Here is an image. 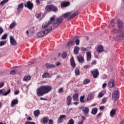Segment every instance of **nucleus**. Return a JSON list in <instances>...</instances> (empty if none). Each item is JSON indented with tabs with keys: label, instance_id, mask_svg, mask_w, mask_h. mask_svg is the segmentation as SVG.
I'll list each match as a JSON object with an SVG mask.
<instances>
[{
	"label": "nucleus",
	"instance_id": "f257e3e1",
	"mask_svg": "<svg viewBox=\"0 0 124 124\" xmlns=\"http://www.w3.org/2000/svg\"><path fill=\"white\" fill-rule=\"evenodd\" d=\"M52 91V86L50 85H41L36 90V94L37 96H43L44 94L48 93Z\"/></svg>",
	"mask_w": 124,
	"mask_h": 124
},
{
	"label": "nucleus",
	"instance_id": "f03ea898",
	"mask_svg": "<svg viewBox=\"0 0 124 124\" xmlns=\"http://www.w3.org/2000/svg\"><path fill=\"white\" fill-rule=\"evenodd\" d=\"M79 13H80V12H79L78 11H77L71 15V13L67 12L62 15V16H61L62 17H62H64V19H66V18H68L67 21H70V20L73 19V18H74L75 16H77V15H78Z\"/></svg>",
	"mask_w": 124,
	"mask_h": 124
},
{
	"label": "nucleus",
	"instance_id": "7ed1b4c3",
	"mask_svg": "<svg viewBox=\"0 0 124 124\" xmlns=\"http://www.w3.org/2000/svg\"><path fill=\"white\" fill-rule=\"evenodd\" d=\"M42 28L43 30V31H40L37 33V35L39 37H43L44 36L45 34H48V32H50L51 31H52V28L51 27H49V28H48V27H45L43 26V24L42 25Z\"/></svg>",
	"mask_w": 124,
	"mask_h": 124
},
{
	"label": "nucleus",
	"instance_id": "20e7f679",
	"mask_svg": "<svg viewBox=\"0 0 124 124\" xmlns=\"http://www.w3.org/2000/svg\"><path fill=\"white\" fill-rule=\"evenodd\" d=\"M45 9L47 12H50V11L57 12L59 10V9H58V7L54 5H47L46 6Z\"/></svg>",
	"mask_w": 124,
	"mask_h": 124
},
{
	"label": "nucleus",
	"instance_id": "39448f33",
	"mask_svg": "<svg viewBox=\"0 0 124 124\" xmlns=\"http://www.w3.org/2000/svg\"><path fill=\"white\" fill-rule=\"evenodd\" d=\"M63 22V18L62 16H61L60 17L56 18L53 22V27L57 28L60 26V24H62Z\"/></svg>",
	"mask_w": 124,
	"mask_h": 124
},
{
	"label": "nucleus",
	"instance_id": "423d86ee",
	"mask_svg": "<svg viewBox=\"0 0 124 124\" xmlns=\"http://www.w3.org/2000/svg\"><path fill=\"white\" fill-rule=\"evenodd\" d=\"M53 21H55V17H51L49 21L46 22L45 23L43 24V27H47L48 29H49V28H51L52 31V30H53V28L52 27V26H51V25L53 24Z\"/></svg>",
	"mask_w": 124,
	"mask_h": 124
},
{
	"label": "nucleus",
	"instance_id": "0eeeda50",
	"mask_svg": "<svg viewBox=\"0 0 124 124\" xmlns=\"http://www.w3.org/2000/svg\"><path fill=\"white\" fill-rule=\"evenodd\" d=\"M119 98H120V91L115 90L112 93V99L115 102Z\"/></svg>",
	"mask_w": 124,
	"mask_h": 124
},
{
	"label": "nucleus",
	"instance_id": "6e6552de",
	"mask_svg": "<svg viewBox=\"0 0 124 124\" xmlns=\"http://www.w3.org/2000/svg\"><path fill=\"white\" fill-rule=\"evenodd\" d=\"M79 109L82 110L85 117H89V113H90V108L89 107H81Z\"/></svg>",
	"mask_w": 124,
	"mask_h": 124
},
{
	"label": "nucleus",
	"instance_id": "1a4fd4ad",
	"mask_svg": "<svg viewBox=\"0 0 124 124\" xmlns=\"http://www.w3.org/2000/svg\"><path fill=\"white\" fill-rule=\"evenodd\" d=\"M91 73L95 79H96V78H98V76H99V72L97 69H94L91 71Z\"/></svg>",
	"mask_w": 124,
	"mask_h": 124
},
{
	"label": "nucleus",
	"instance_id": "9d476101",
	"mask_svg": "<svg viewBox=\"0 0 124 124\" xmlns=\"http://www.w3.org/2000/svg\"><path fill=\"white\" fill-rule=\"evenodd\" d=\"M25 7H27L30 10H31L33 8V3H31V1H27L26 3L24 4Z\"/></svg>",
	"mask_w": 124,
	"mask_h": 124
},
{
	"label": "nucleus",
	"instance_id": "9b49d317",
	"mask_svg": "<svg viewBox=\"0 0 124 124\" xmlns=\"http://www.w3.org/2000/svg\"><path fill=\"white\" fill-rule=\"evenodd\" d=\"M64 119H66V115H60L57 121L58 124H62V120H64Z\"/></svg>",
	"mask_w": 124,
	"mask_h": 124
},
{
	"label": "nucleus",
	"instance_id": "f8f14e48",
	"mask_svg": "<svg viewBox=\"0 0 124 124\" xmlns=\"http://www.w3.org/2000/svg\"><path fill=\"white\" fill-rule=\"evenodd\" d=\"M70 64H71L72 67H73V68H75V67L76 66V63H75V61H74V57H72L71 58V59L70 60Z\"/></svg>",
	"mask_w": 124,
	"mask_h": 124
},
{
	"label": "nucleus",
	"instance_id": "ddd939ff",
	"mask_svg": "<svg viewBox=\"0 0 124 124\" xmlns=\"http://www.w3.org/2000/svg\"><path fill=\"white\" fill-rule=\"evenodd\" d=\"M95 94V93L94 92L90 93L87 98V101L89 100H92V99H93V98H94Z\"/></svg>",
	"mask_w": 124,
	"mask_h": 124
},
{
	"label": "nucleus",
	"instance_id": "4468645a",
	"mask_svg": "<svg viewBox=\"0 0 124 124\" xmlns=\"http://www.w3.org/2000/svg\"><path fill=\"white\" fill-rule=\"evenodd\" d=\"M70 5V2L69 1H63L61 3V8H63V7H67Z\"/></svg>",
	"mask_w": 124,
	"mask_h": 124
},
{
	"label": "nucleus",
	"instance_id": "2eb2a0df",
	"mask_svg": "<svg viewBox=\"0 0 124 124\" xmlns=\"http://www.w3.org/2000/svg\"><path fill=\"white\" fill-rule=\"evenodd\" d=\"M10 41L11 45H13V46H16V45H17V42H16L13 37L11 36L10 37Z\"/></svg>",
	"mask_w": 124,
	"mask_h": 124
},
{
	"label": "nucleus",
	"instance_id": "dca6fc26",
	"mask_svg": "<svg viewBox=\"0 0 124 124\" xmlns=\"http://www.w3.org/2000/svg\"><path fill=\"white\" fill-rule=\"evenodd\" d=\"M96 51L99 54H100V53H102V52H103L104 51L103 46L101 45L98 46L97 47Z\"/></svg>",
	"mask_w": 124,
	"mask_h": 124
},
{
	"label": "nucleus",
	"instance_id": "f3484780",
	"mask_svg": "<svg viewBox=\"0 0 124 124\" xmlns=\"http://www.w3.org/2000/svg\"><path fill=\"white\" fill-rule=\"evenodd\" d=\"M18 103H19V101H18V99H15L13 100L11 102V107H14V106L16 105V104H18Z\"/></svg>",
	"mask_w": 124,
	"mask_h": 124
},
{
	"label": "nucleus",
	"instance_id": "a211bd4d",
	"mask_svg": "<svg viewBox=\"0 0 124 124\" xmlns=\"http://www.w3.org/2000/svg\"><path fill=\"white\" fill-rule=\"evenodd\" d=\"M109 88H113L115 86V81L113 79H110L108 83Z\"/></svg>",
	"mask_w": 124,
	"mask_h": 124
},
{
	"label": "nucleus",
	"instance_id": "6ab92c4d",
	"mask_svg": "<svg viewBox=\"0 0 124 124\" xmlns=\"http://www.w3.org/2000/svg\"><path fill=\"white\" fill-rule=\"evenodd\" d=\"M24 8V3H21L20 4H19L17 8V11L18 13H20L21 11H22V9Z\"/></svg>",
	"mask_w": 124,
	"mask_h": 124
},
{
	"label": "nucleus",
	"instance_id": "aec40b11",
	"mask_svg": "<svg viewBox=\"0 0 124 124\" xmlns=\"http://www.w3.org/2000/svg\"><path fill=\"white\" fill-rule=\"evenodd\" d=\"M124 39V33L117 36L115 38V40H123Z\"/></svg>",
	"mask_w": 124,
	"mask_h": 124
},
{
	"label": "nucleus",
	"instance_id": "412c9836",
	"mask_svg": "<svg viewBox=\"0 0 124 124\" xmlns=\"http://www.w3.org/2000/svg\"><path fill=\"white\" fill-rule=\"evenodd\" d=\"M86 56H87V61L89 62V61H91V59H92V54L90 51L86 52Z\"/></svg>",
	"mask_w": 124,
	"mask_h": 124
},
{
	"label": "nucleus",
	"instance_id": "4be33fe9",
	"mask_svg": "<svg viewBox=\"0 0 124 124\" xmlns=\"http://www.w3.org/2000/svg\"><path fill=\"white\" fill-rule=\"evenodd\" d=\"M77 59L78 62H79L80 63H83V62H84V58H83L82 56H77Z\"/></svg>",
	"mask_w": 124,
	"mask_h": 124
},
{
	"label": "nucleus",
	"instance_id": "5701e85b",
	"mask_svg": "<svg viewBox=\"0 0 124 124\" xmlns=\"http://www.w3.org/2000/svg\"><path fill=\"white\" fill-rule=\"evenodd\" d=\"M66 103L67 105H70L71 104V101L72 100V98H71V96H68L66 98Z\"/></svg>",
	"mask_w": 124,
	"mask_h": 124
},
{
	"label": "nucleus",
	"instance_id": "b1692460",
	"mask_svg": "<svg viewBox=\"0 0 124 124\" xmlns=\"http://www.w3.org/2000/svg\"><path fill=\"white\" fill-rule=\"evenodd\" d=\"M46 66L47 69L55 68V67H56V65L52 64L50 63H46Z\"/></svg>",
	"mask_w": 124,
	"mask_h": 124
},
{
	"label": "nucleus",
	"instance_id": "393cba45",
	"mask_svg": "<svg viewBox=\"0 0 124 124\" xmlns=\"http://www.w3.org/2000/svg\"><path fill=\"white\" fill-rule=\"evenodd\" d=\"M42 78H51V75L49 73H44L42 75Z\"/></svg>",
	"mask_w": 124,
	"mask_h": 124
},
{
	"label": "nucleus",
	"instance_id": "a878e982",
	"mask_svg": "<svg viewBox=\"0 0 124 124\" xmlns=\"http://www.w3.org/2000/svg\"><path fill=\"white\" fill-rule=\"evenodd\" d=\"M79 47L75 46L74 48V53L75 55H78L79 54Z\"/></svg>",
	"mask_w": 124,
	"mask_h": 124
},
{
	"label": "nucleus",
	"instance_id": "bb28decb",
	"mask_svg": "<svg viewBox=\"0 0 124 124\" xmlns=\"http://www.w3.org/2000/svg\"><path fill=\"white\" fill-rule=\"evenodd\" d=\"M116 109H112L110 112V117H111L112 118H114V117H115V115H116Z\"/></svg>",
	"mask_w": 124,
	"mask_h": 124
},
{
	"label": "nucleus",
	"instance_id": "cd10ccee",
	"mask_svg": "<svg viewBox=\"0 0 124 124\" xmlns=\"http://www.w3.org/2000/svg\"><path fill=\"white\" fill-rule=\"evenodd\" d=\"M79 94L78 93H75L73 95V99L74 101H78V96Z\"/></svg>",
	"mask_w": 124,
	"mask_h": 124
},
{
	"label": "nucleus",
	"instance_id": "c85d7f7f",
	"mask_svg": "<svg viewBox=\"0 0 124 124\" xmlns=\"http://www.w3.org/2000/svg\"><path fill=\"white\" fill-rule=\"evenodd\" d=\"M16 26H17V23H16V22L14 21L12 23H11L10 25V26L9 27V29H12L14 28H15V27H16Z\"/></svg>",
	"mask_w": 124,
	"mask_h": 124
},
{
	"label": "nucleus",
	"instance_id": "c756f323",
	"mask_svg": "<svg viewBox=\"0 0 124 124\" xmlns=\"http://www.w3.org/2000/svg\"><path fill=\"white\" fill-rule=\"evenodd\" d=\"M117 26L120 29H121L123 26V22H122V21H121L120 19L117 20Z\"/></svg>",
	"mask_w": 124,
	"mask_h": 124
},
{
	"label": "nucleus",
	"instance_id": "7c9ffc66",
	"mask_svg": "<svg viewBox=\"0 0 124 124\" xmlns=\"http://www.w3.org/2000/svg\"><path fill=\"white\" fill-rule=\"evenodd\" d=\"M91 113L93 115H96V113H97V108H93Z\"/></svg>",
	"mask_w": 124,
	"mask_h": 124
},
{
	"label": "nucleus",
	"instance_id": "2f4dec72",
	"mask_svg": "<svg viewBox=\"0 0 124 124\" xmlns=\"http://www.w3.org/2000/svg\"><path fill=\"white\" fill-rule=\"evenodd\" d=\"M30 80H31V76H25L23 78V81H25L26 82H28Z\"/></svg>",
	"mask_w": 124,
	"mask_h": 124
},
{
	"label": "nucleus",
	"instance_id": "473e14b6",
	"mask_svg": "<svg viewBox=\"0 0 124 124\" xmlns=\"http://www.w3.org/2000/svg\"><path fill=\"white\" fill-rule=\"evenodd\" d=\"M75 73L76 76H78V75H80V71L79 70V68H76L75 70Z\"/></svg>",
	"mask_w": 124,
	"mask_h": 124
},
{
	"label": "nucleus",
	"instance_id": "72a5a7b5",
	"mask_svg": "<svg viewBox=\"0 0 124 124\" xmlns=\"http://www.w3.org/2000/svg\"><path fill=\"white\" fill-rule=\"evenodd\" d=\"M8 0H3L2 1L0 2V6H3L4 4H5L6 3L8 2Z\"/></svg>",
	"mask_w": 124,
	"mask_h": 124
},
{
	"label": "nucleus",
	"instance_id": "f704fd0d",
	"mask_svg": "<svg viewBox=\"0 0 124 124\" xmlns=\"http://www.w3.org/2000/svg\"><path fill=\"white\" fill-rule=\"evenodd\" d=\"M74 44H75V43H74V42L70 41L67 43V46H68V47H70L71 46H73Z\"/></svg>",
	"mask_w": 124,
	"mask_h": 124
},
{
	"label": "nucleus",
	"instance_id": "c9c22d12",
	"mask_svg": "<svg viewBox=\"0 0 124 124\" xmlns=\"http://www.w3.org/2000/svg\"><path fill=\"white\" fill-rule=\"evenodd\" d=\"M39 114H40V111L38 109L34 111V115L35 117H38V115H39Z\"/></svg>",
	"mask_w": 124,
	"mask_h": 124
},
{
	"label": "nucleus",
	"instance_id": "e433bc0d",
	"mask_svg": "<svg viewBox=\"0 0 124 124\" xmlns=\"http://www.w3.org/2000/svg\"><path fill=\"white\" fill-rule=\"evenodd\" d=\"M84 99H85V95H83V96H81L80 97V102H81V103H84L85 102V100H84Z\"/></svg>",
	"mask_w": 124,
	"mask_h": 124
},
{
	"label": "nucleus",
	"instance_id": "4c0bfd02",
	"mask_svg": "<svg viewBox=\"0 0 124 124\" xmlns=\"http://www.w3.org/2000/svg\"><path fill=\"white\" fill-rule=\"evenodd\" d=\"M11 93V90L9 89L7 92L2 93V95H4L5 96H6L8 94H9Z\"/></svg>",
	"mask_w": 124,
	"mask_h": 124
},
{
	"label": "nucleus",
	"instance_id": "58836bf2",
	"mask_svg": "<svg viewBox=\"0 0 124 124\" xmlns=\"http://www.w3.org/2000/svg\"><path fill=\"white\" fill-rule=\"evenodd\" d=\"M90 82L91 80L89 79H85L83 81V83L84 84V85H87V84H89V83H90Z\"/></svg>",
	"mask_w": 124,
	"mask_h": 124
},
{
	"label": "nucleus",
	"instance_id": "ea45409f",
	"mask_svg": "<svg viewBox=\"0 0 124 124\" xmlns=\"http://www.w3.org/2000/svg\"><path fill=\"white\" fill-rule=\"evenodd\" d=\"M43 122L44 123L43 124H47V123H48V119L46 117H44L43 118Z\"/></svg>",
	"mask_w": 124,
	"mask_h": 124
},
{
	"label": "nucleus",
	"instance_id": "a19ab883",
	"mask_svg": "<svg viewBox=\"0 0 124 124\" xmlns=\"http://www.w3.org/2000/svg\"><path fill=\"white\" fill-rule=\"evenodd\" d=\"M62 58L63 59H66V57L67 56V54H66V52H63L62 53Z\"/></svg>",
	"mask_w": 124,
	"mask_h": 124
},
{
	"label": "nucleus",
	"instance_id": "79ce46f5",
	"mask_svg": "<svg viewBox=\"0 0 124 124\" xmlns=\"http://www.w3.org/2000/svg\"><path fill=\"white\" fill-rule=\"evenodd\" d=\"M103 95H104V94H103V93L100 92L99 93V94L98 95V98H101V97H102V96H103Z\"/></svg>",
	"mask_w": 124,
	"mask_h": 124
},
{
	"label": "nucleus",
	"instance_id": "37998d69",
	"mask_svg": "<svg viewBox=\"0 0 124 124\" xmlns=\"http://www.w3.org/2000/svg\"><path fill=\"white\" fill-rule=\"evenodd\" d=\"M67 124H74V120H73L72 119H70L69 123H68Z\"/></svg>",
	"mask_w": 124,
	"mask_h": 124
},
{
	"label": "nucleus",
	"instance_id": "c03bdc74",
	"mask_svg": "<svg viewBox=\"0 0 124 124\" xmlns=\"http://www.w3.org/2000/svg\"><path fill=\"white\" fill-rule=\"evenodd\" d=\"M7 38V34H4L1 37V39L4 40L6 39Z\"/></svg>",
	"mask_w": 124,
	"mask_h": 124
},
{
	"label": "nucleus",
	"instance_id": "a18cd8bd",
	"mask_svg": "<svg viewBox=\"0 0 124 124\" xmlns=\"http://www.w3.org/2000/svg\"><path fill=\"white\" fill-rule=\"evenodd\" d=\"M107 101V99H106V98L105 97L103 98L102 100V103H103V104L106 103Z\"/></svg>",
	"mask_w": 124,
	"mask_h": 124
},
{
	"label": "nucleus",
	"instance_id": "49530a36",
	"mask_svg": "<svg viewBox=\"0 0 124 124\" xmlns=\"http://www.w3.org/2000/svg\"><path fill=\"white\" fill-rule=\"evenodd\" d=\"M75 43L76 45L77 46L79 45V44H80V40L79 39L76 40Z\"/></svg>",
	"mask_w": 124,
	"mask_h": 124
},
{
	"label": "nucleus",
	"instance_id": "de8ad7c7",
	"mask_svg": "<svg viewBox=\"0 0 124 124\" xmlns=\"http://www.w3.org/2000/svg\"><path fill=\"white\" fill-rule=\"evenodd\" d=\"M5 43H6V42L1 41L0 42V46H3V45H4L5 44Z\"/></svg>",
	"mask_w": 124,
	"mask_h": 124
},
{
	"label": "nucleus",
	"instance_id": "09e8293b",
	"mask_svg": "<svg viewBox=\"0 0 124 124\" xmlns=\"http://www.w3.org/2000/svg\"><path fill=\"white\" fill-rule=\"evenodd\" d=\"M62 91H63V88L61 87L58 90L59 93H62Z\"/></svg>",
	"mask_w": 124,
	"mask_h": 124
},
{
	"label": "nucleus",
	"instance_id": "8fccbe9b",
	"mask_svg": "<svg viewBox=\"0 0 124 124\" xmlns=\"http://www.w3.org/2000/svg\"><path fill=\"white\" fill-rule=\"evenodd\" d=\"M15 73H16V72L15 71V70H12L10 72V74L11 75H14Z\"/></svg>",
	"mask_w": 124,
	"mask_h": 124
},
{
	"label": "nucleus",
	"instance_id": "3c124183",
	"mask_svg": "<svg viewBox=\"0 0 124 124\" xmlns=\"http://www.w3.org/2000/svg\"><path fill=\"white\" fill-rule=\"evenodd\" d=\"M41 13L40 14H36L35 15V16L36 18H40V17H41Z\"/></svg>",
	"mask_w": 124,
	"mask_h": 124
},
{
	"label": "nucleus",
	"instance_id": "603ef678",
	"mask_svg": "<svg viewBox=\"0 0 124 124\" xmlns=\"http://www.w3.org/2000/svg\"><path fill=\"white\" fill-rule=\"evenodd\" d=\"M81 122H83L84 123V121H86L87 119L86 118V117L84 116H81Z\"/></svg>",
	"mask_w": 124,
	"mask_h": 124
},
{
	"label": "nucleus",
	"instance_id": "864d4df0",
	"mask_svg": "<svg viewBox=\"0 0 124 124\" xmlns=\"http://www.w3.org/2000/svg\"><path fill=\"white\" fill-rule=\"evenodd\" d=\"M25 124H36L34 122L27 121L25 122Z\"/></svg>",
	"mask_w": 124,
	"mask_h": 124
},
{
	"label": "nucleus",
	"instance_id": "5fc2aeb1",
	"mask_svg": "<svg viewBox=\"0 0 124 124\" xmlns=\"http://www.w3.org/2000/svg\"><path fill=\"white\" fill-rule=\"evenodd\" d=\"M113 32H114V33H118L119 32V31L118 30H117L116 29H114L112 30Z\"/></svg>",
	"mask_w": 124,
	"mask_h": 124
},
{
	"label": "nucleus",
	"instance_id": "6e6d98bb",
	"mask_svg": "<svg viewBox=\"0 0 124 124\" xmlns=\"http://www.w3.org/2000/svg\"><path fill=\"white\" fill-rule=\"evenodd\" d=\"M48 124H54V121L52 119H50L48 121Z\"/></svg>",
	"mask_w": 124,
	"mask_h": 124
},
{
	"label": "nucleus",
	"instance_id": "4d7b16f0",
	"mask_svg": "<svg viewBox=\"0 0 124 124\" xmlns=\"http://www.w3.org/2000/svg\"><path fill=\"white\" fill-rule=\"evenodd\" d=\"M87 48H85V47H81V51H82L83 52H86V51H87Z\"/></svg>",
	"mask_w": 124,
	"mask_h": 124
},
{
	"label": "nucleus",
	"instance_id": "13d9d810",
	"mask_svg": "<svg viewBox=\"0 0 124 124\" xmlns=\"http://www.w3.org/2000/svg\"><path fill=\"white\" fill-rule=\"evenodd\" d=\"M3 29L2 28H0V34H2L3 33Z\"/></svg>",
	"mask_w": 124,
	"mask_h": 124
},
{
	"label": "nucleus",
	"instance_id": "bf43d9fd",
	"mask_svg": "<svg viewBox=\"0 0 124 124\" xmlns=\"http://www.w3.org/2000/svg\"><path fill=\"white\" fill-rule=\"evenodd\" d=\"M19 93H20V91H19V90L16 91L15 92V94L16 95H17V94H19Z\"/></svg>",
	"mask_w": 124,
	"mask_h": 124
},
{
	"label": "nucleus",
	"instance_id": "052dcab7",
	"mask_svg": "<svg viewBox=\"0 0 124 124\" xmlns=\"http://www.w3.org/2000/svg\"><path fill=\"white\" fill-rule=\"evenodd\" d=\"M91 64H92L93 65L94 64H96V61H95V60L93 61L92 62Z\"/></svg>",
	"mask_w": 124,
	"mask_h": 124
},
{
	"label": "nucleus",
	"instance_id": "680f3d73",
	"mask_svg": "<svg viewBox=\"0 0 124 124\" xmlns=\"http://www.w3.org/2000/svg\"><path fill=\"white\" fill-rule=\"evenodd\" d=\"M90 67V66L89 65H86L83 66V68H85V69H88Z\"/></svg>",
	"mask_w": 124,
	"mask_h": 124
},
{
	"label": "nucleus",
	"instance_id": "e2e57ef3",
	"mask_svg": "<svg viewBox=\"0 0 124 124\" xmlns=\"http://www.w3.org/2000/svg\"><path fill=\"white\" fill-rule=\"evenodd\" d=\"M3 86H4V82L0 83V88H2V87H3Z\"/></svg>",
	"mask_w": 124,
	"mask_h": 124
},
{
	"label": "nucleus",
	"instance_id": "0e129e2a",
	"mask_svg": "<svg viewBox=\"0 0 124 124\" xmlns=\"http://www.w3.org/2000/svg\"><path fill=\"white\" fill-rule=\"evenodd\" d=\"M106 86H107V83H103V84L102 85V88H103V89H104V88L106 87Z\"/></svg>",
	"mask_w": 124,
	"mask_h": 124
},
{
	"label": "nucleus",
	"instance_id": "69168bd1",
	"mask_svg": "<svg viewBox=\"0 0 124 124\" xmlns=\"http://www.w3.org/2000/svg\"><path fill=\"white\" fill-rule=\"evenodd\" d=\"M101 115H102V113L101 112L99 113L97 115V118H100V117H101Z\"/></svg>",
	"mask_w": 124,
	"mask_h": 124
},
{
	"label": "nucleus",
	"instance_id": "338daca9",
	"mask_svg": "<svg viewBox=\"0 0 124 124\" xmlns=\"http://www.w3.org/2000/svg\"><path fill=\"white\" fill-rule=\"evenodd\" d=\"M3 92H4V89L0 90V94H1V93H3Z\"/></svg>",
	"mask_w": 124,
	"mask_h": 124
},
{
	"label": "nucleus",
	"instance_id": "774afa93",
	"mask_svg": "<svg viewBox=\"0 0 124 124\" xmlns=\"http://www.w3.org/2000/svg\"><path fill=\"white\" fill-rule=\"evenodd\" d=\"M32 118H31V117H29L27 118V121H32Z\"/></svg>",
	"mask_w": 124,
	"mask_h": 124
}]
</instances>
